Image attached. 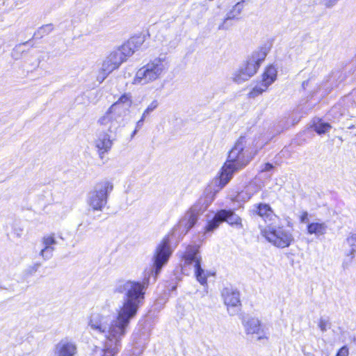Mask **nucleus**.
I'll list each match as a JSON object with an SVG mask.
<instances>
[{
    "label": "nucleus",
    "mask_w": 356,
    "mask_h": 356,
    "mask_svg": "<svg viewBox=\"0 0 356 356\" xmlns=\"http://www.w3.org/2000/svg\"><path fill=\"white\" fill-rule=\"evenodd\" d=\"M172 251L167 238L156 247L153 257V266L147 273L148 277L143 284L134 281L120 282L115 291L124 293V300L117 310V315L108 305L95 309L88 316V325L93 332L105 338L104 355L115 356L118 352L120 341L126 334L130 321L135 317L139 306L144 299L145 285L150 275L156 276L168 262Z\"/></svg>",
    "instance_id": "obj_1"
},
{
    "label": "nucleus",
    "mask_w": 356,
    "mask_h": 356,
    "mask_svg": "<svg viewBox=\"0 0 356 356\" xmlns=\"http://www.w3.org/2000/svg\"><path fill=\"white\" fill-rule=\"evenodd\" d=\"M263 142L254 136H241L229 152L228 159L221 169L220 176L213 184L222 188L232 179L233 174L244 168L263 147Z\"/></svg>",
    "instance_id": "obj_2"
},
{
    "label": "nucleus",
    "mask_w": 356,
    "mask_h": 356,
    "mask_svg": "<svg viewBox=\"0 0 356 356\" xmlns=\"http://www.w3.org/2000/svg\"><path fill=\"white\" fill-rule=\"evenodd\" d=\"M167 69V63L164 58H155L138 70L132 83L134 85L141 86L151 83L160 79Z\"/></svg>",
    "instance_id": "obj_3"
},
{
    "label": "nucleus",
    "mask_w": 356,
    "mask_h": 356,
    "mask_svg": "<svg viewBox=\"0 0 356 356\" xmlns=\"http://www.w3.org/2000/svg\"><path fill=\"white\" fill-rule=\"evenodd\" d=\"M268 51L269 49L264 46L253 51L246 62L234 72L232 76L233 81L236 83H242L253 76L266 58Z\"/></svg>",
    "instance_id": "obj_4"
},
{
    "label": "nucleus",
    "mask_w": 356,
    "mask_h": 356,
    "mask_svg": "<svg viewBox=\"0 0 356 356\" xmlns=\"http://www.w3.org/2000/svg\"><path fill=\"white\" fill-rule=\"evenodd\" d=\"M113 185L108 180L97 183L89 192L87 203L93 211H101L107 203L109 193L113 191Z\"/></svg>",
    "instance_id": "obj_5"
},
{
    "label": "nucleus",
    "mask_w": 356,
    "mask_h": 356,
    "mask_svg": "<svg viewBox=\"0 0 356 356\" xmlns=\"http://www.w3.org/2000/svg\"><path fill=\"white\" fill-rule=\"evenodd\" d=\"M261 234L270 243L280 248L289 247L294 241L292 232L283 227L268 225L261 229Z\"/></svg>",
    "instance_id": "obj_6"
},
{
    "label": "nucleus",
    "mask_w": 356,
    "mask_h": 356,
    "mask_svg": "<svg viewBox=\"0 0 356 356\" xmlns=\"http://www.w3.org/2000/svg\"><path fill=\"white\" fill-rule=\"evenodd\" d=\"M116 106L111 105L98 120V124L104 126L110 133H115L123 122V114L116 111Z\"/></svg>",
    "instance_id": "obj_7"
},
{
    "label": "nucleus",
    "mask_w": 356,
    "mask_h": 356,
    "mask_svg": "<svg viewBox=\"0 0 356 356\" xmlns=\"http://www.w3.org/2000/svg\"><path fill=\"white\" fill-rule=\"evenodd\" d=\"M244 330L247 334H257V339H268V334L264 330L261 321L254 316H244L242 321Z\"/></svg>",
    "instance_id": "obj_8"
},
{
    "label": "nucleus",
    "mask_w": 356,
    "mask_h": 356,
    "mask_svg": "<svg viewBox=\"0 0 356 356\" xmlns=\"http://www.w3.org/2000/svg\"><path fill=\"white\" fill-rule=\"evenodd\" d=\"M202 211V206L200 204H194L190 208L178 224V228L182 233L188 232V231L193 227L197 220L199 215Z\"/></svg>",
    "instance_id": "obj_9"
},
{
    "label": "nucleus",
    "mask_w": 356,
    "mask_h": 356,
    "mask_svg": "<svg viewBox=\"0 0 356 356\" xmlns=\"http://www.w3.org/2000/svg\"><path fill=\"white\" fill-rule=\"evenodd\" d=\"M222 296L227 311L233 315L241 306L239 292L232 288H225L222 291Z\"/></svg>",
    "instance_id": "obj_10"
},
{
    "label": "nucleus",
    "mask_w": 356,
    "mask_h": 356,
    "mask_svg": "<svg viewBox=\"0 0 356 356\" xmlns=\"http://www.w3.org/2000/svg\"><path fill=\"white\" fill-rule=\"evenodd\" d=\"M111 134L108 131H103L98 135L95 140V146L101 158H103L104 154L110 151L113 146L114 138Z\"/></svg>",
    "instance_id": "obj_11"
},
{
    "label": "nucleus",
    "mask_w": 356,
    "mask_h": 356,
    "mask_svg": "<svg viewBox=\"0 0 356 356\" xmlns=\"http://www.w3.org/2000/svg\"><path fill=\"white\" fill-rule=\"evenodd\" d=\"M76 350V343L67 338H64L56 344L54 353L55 356H74Z\"/></svg>",
    "instance_id": "obj_12"
},
{
    "label": "nucleus",
    "mask_w": 356,
    "mask_h": 356,
    "mask_svg": "<svg viewBox=\"0 0 356 356\" xmlns=\"http://www.w3.org/2000/svg\"><path fill=\"white\" fill-rule=\"evenodd\" d=\"M43 248L40 252V256L44 259H47L51 257L52 253L54 250L53 245L57 244L56 234L54 233H49L44 235L41 239Z\"/></svg>",
    "instance_id": "obj_13"
},
{
    "label": "nucleus",
    "mask_w": 356,
    "mask_h": 356,
    "mask_svg": "<svg viewBox=\"0 0 356 356\" xmlns=\"http://www.w3.org/2000/svg\"><path fill=\"white\" fill-rule=\"evenodd\" d=\"M186 264H193L194 268L200 265L201 257L195 246H189L183 256Z\"/></svg>",
    "instance_id": "obj_14"
},
{
    "label": "nucleus",
    "mask_w": 356,
    "mask_h": 356,
    "mask_svg": "<svg viewBox=\"0 0 356 356\" xmlns=\"http://www.w3.org/2000/svg\"><path fill=\"white\" fill-rule=\"evenodd\" d=\"M218 216L222 217L223 222H227L232 226L242 227L241 218L231 210H221L218 212Z\"/></svg>",
    "instance_id": "obj_15"
},
{
    "label": "nucleus",
    "mask_w": 356,
    "mask_h": 356,
    "mask_svg": "<svg viewBox=\"0 0 356 356\" xmlns=\"http://www.w3.org/2000/svg\"><path fill=\"white\" fill-rule=\"evenodd\" d=\"M243 10V2L236 3L230 10L227 13V17L223 19L221 24L219 25L218 29L223 30L227 29L226 23L228 20L238 19V17L241 14Z\"/></svg>",
    "instance_id": "obj_16"
},
{
    "label": "nucleus",
    "mask_w": 356,
    "mask_h": 356,
    "mask_svg": "<svg viewBox=\"0 0 356 356\" xmlns=\"http://www.w3.org/2000/svg\"><path fill=\"white\" fill-rule=\"evenodd\" d=\"M327 229V225L323 222H309L307 226V232L309 235H314L316 237L324 235Z\"/></svg>",
    "instance_id": "obj_17"
},
{
    "label": "nucleus",
    "mask_w": 356,
    "mask_h": 356,
    "mask_svg": "<svg viewBox=\"0 0 356 356\" xmlns=\"http://www.w3.org/2000/svg\"><path fill=\"white\" fill-rule=\"evenodd\" d=\"M254 211L265 221H272L276 217L271 207L267 204H259L255 206Z\"/></svg>",
    "instance_id": "obj_18"
},
{
    "label": "nucleus",
    "mask_w": 356,
    "mask_h": 356,
    "mask_svg": "<svg viewBox=\"0 0 356 356\" xmlns=\"http://www.w3.org/2000/svg\"><path fill=\"white\" fill-rule=\"evenodd\" d=\"M132 104L131 96L129 94L122 95L119 99L112 105H116V111L124 114L125 111L128 109Z\"/></svg>",
    "instance_id": "obj_19"
},
{
    "label": "nucleus",
    "mask_w": 356,
    "mask_h": 356,
    "mask_svg": "<svg viewBox=\"0 0 356 356\" xmlns=\"http://www.w3.org/2000/svg\"><path fill=\"white\" fill-rule=\"evenodd\" d=\"M170 45L169 37L159 33L156 35L154 40V47L159 51H165L168 50Z\"/></svg>",
    "instance_id": "obj_20"
},
{
    "label": "nucleus",
    "mask_w": 356,
    "mask_h": 356,
    "mask_svg": "<svg viewBox=\"0 0 356 356\" xmlns=\"http://www.w3.org/2000/svg\"><path fill=\"white\" fill-rule=\"evenodd\" d=\"M277 78V70L273 66L268 67L262 76V81L266 86L271 85Z\"/></svg>",
    "instance_id": "obj_21"
},
{
    "label": "nucleus",
    "mask_w": 356,
    "mask_h": 356,
    "mask_svg": "<svg viewBox=\"0 0 356 356\" xmlns=\"http://www.w3.org/2000/svg\"><path fill=\"white\" fill-rule=\"evenodd\" d=\"M118 67L113 63V61L107 56L103 60L101 70L102 72V79L104 80L111 72Z\"/></svg>",
    "instance_id": "obj_22"
},
{
    "label": "nucleus",
    "mask_w": 356,
    "mask_h": 356,
    "mask_svg": "<svg viewBox=\"0 0 356 356\" xmlns=\"http://www.w3.org/2000/svg\"><path fill=\"white\" fill-rule=\"evenodd\" d=\"M260 188L254 184H250L246 187L245 192H241L238 194V199L244 201L250 199L254 193H257Z\"/></svg>",
    "instance_id": "obj_23"
},
{
    "label": "nucleus",
    "mask_w": 356,
    "mask_h": 356,
    "mask_svg": "<svg viewBox=\"0 0 356 356\" xmlns=\"http://www.w3.org/2000/svg\"><path fill=\"white\" fill-rule=\"evenodd\" d=\"M144 42L145 39L143 36H134L131 38L127 42L135 53L141 48Z\"/></svg>",
    "instance_id": "obj_24"
},
{
    "label": "nucleus",
    "mask_w": 356,
    "mask_h": 356,
    "mask_svg": "<svg viewBox=\"0 0 356 356\" xmlns=\"http://www.w3.org/2000/svg\"><path fill=\"white\" fill-rule=\"evenodd\" d=\"M158 106V102L156 100H154L146 108V109L144 111L143 113L142 114L141 118L140 120H138L136 123L137 128H140V126L143 124V121L146 118V117L149 115L154 109H156Z\"/></svg>",
    "instance_id": "obj_25"
},
{
    "label": "nucleus",
    "mask_w": 356,
    "mask_h": 356,
    "mask_svg": "<svg viewBox=\"0 0 356 356\" xmlns=\"http://www.w3.org/2000/svg\"><path fill=\"white\" fill-rule=\"evenodd\" d=\"M346 243L350 247V250L348 254L352 259L355 257L356 252V233H350L346 239Z\"/></svg>",
    "instance_id": "obj_26"
},
{
    "label": "nucleus",
    "mask_w": 356,
    "mask_h": 356,
    "mask_svg": "<svg viewBox=\"0 0 356 356\" xmlns=\"http://www.w3.org/2000/svg\"><path fill=\"white\" fill-rule=\"evenodd\" d=\"M314 129L318 134H322L326 133L331 128V126L321 120H318L317 122L314 123Z\"/></svg>",
    "instance_id": "obj_27"
},
{
    "label": "nucleus",
    "mask_w": 356,
    "mask_h": 356,
    "mask_svg": "<svg viewBox=\"0 0 356 356\" xmlns=\"http://www.w3.org/2000/svg\"><path fill=\"white\" fill-rule=\"evenodd\" d=\"M118 50L120 51V54L125 61L134 54V51L132 50L131 47L128 45L127 42L124 43L122 46L118 48Z\"/></svg>",
    "instance_id": "obj_28"
},
{
    "label": "nucleus",
    "mask_w": 356,
    "mask_h": 356,
    "mask_svg": "<svg viewBox=\"0 0 356 356\" xmlns=\"http://www.w3.org/2000/svg\"><path fill=\"white\" fill-rule=\"evenodd\" d=\"M222 222H223L222 217H218L217 213L215 215L213 220L208 222L207 225L205 227V231L207 232H213V230L218 227V226Z\"/></svg>",
    "instance_id": "obj_29"
},
{
    "label": "nucleus",
    "mask_w": 356,
    "mask_h": 356,
    "mask_svg": "<svg viewBox=\"0 0 356 356\" xmlns=\"http://www.w3.org/2000/svg\"><path fill=\"white\" fill-rule=\"evenodd\" d=\"M108 56L109 58L114 63V64L119 67L122 63L125 62V60L122 57L120 51L117 49L112 51Z\"/></svg>",
    "instance_id": "obj_30"
},
{
    "label": "nucleus",
    "mask_w": 356,
    "mask_h": 356,
    "mask_svg": "<svg viewBox=\"0 0 356 356\" xmlns=\"http://www.w3.org/2000/svg\"><path fill=\"white\" fill-rule=\"evenodd\" d=\"M195 268V274L197 281L202 284H204L207 282V273L205 271L201 268V266L199 265L196 266Z\"/></svg>",
    "instance_id": "obj_31"
},
{
    "label": "nucleus",
    "mask_w": 356,
    "mask_h": 356,
    "mask_svg": "<svg viewBox=\"0 0 356 356\" xmlns=\"http://www.w3.org/2000/svg\"><path fill=\"white\" fill-rule=\"evenodd\" d=\"M268 86H266L263 82L260 86H255L252 91L249 93L250 97L254 98L255 97L261 95L264 91L268 89Z\"/></svg>",
    "instance_id": "obj_32"
},
{
    "label": "nucleus",
    "mask_w": 356,
    "mask_h": 356,
    "mask_svg": "<svg viewBox=\"0 0 356 356\" xmlns=\"http://www.w3.org/2000/svg\"><path fill=\"white\" fill-rule=\"evenodd\" d=\"M339 0H321V3L323 6L327 8H332L334 5L337 4Z\"/></svg>",
    "instance_id": "obj_33"
},
{
    "label": "nucleus",
    "mask_w": 356,
    "mask_h": 356,
    "mask_svg": "<svg viewBox=\"0 0 356 356\" xmlns=\"http://www.w3.org/2000/svg\"><path fill=\"white\" fill-rule=\"evenodd\" d=\"M328 321L324 318H321L318 321V326L320 328V330L323 332H325L327 330L328 327Z\"/></svg>",
    "instance_id": "obj_34"
},
{
    "label": "nucleus",
    "mask_w": 356,
    "mask_h": 356,
    "mask_svg": "<svg viewBox=\"0 0 356 356\" xmlns=\"http://www.w3.org/2000/svg\"><path fill=\"white\" fill-rule=\"evenodd\" d=\"M308 213L307 211H302L300 213V215H299V218H300V220L302 223H305L307 222L308 220Z\"/></svg>",
    "instance_id": "obj_35"
},
{
    "label": "nucleus",
    "mask_w": 356,
    "mask_h": 356,
    "mask_svg": "<svg viewBox=\"0 0 356 356\" xmlns=\"http://www.w3.org/2000/svg\"><path fill=\"white\" fill-rule=\"evenodd\" d=\"M349 354L348 348L346 346L341 348L336 356H348Z\"/></svg>",
    "instance_id": "obj_36"
},
{
    "label": "nucleus",
    "mask_w": 356,
    "mask_h": 356,
    "mask_svg": "<svg viewBox=\"0 0 356 356\" xmlns=\"http://www.w3.org/2000/svg\"><path fill=\"white\" fill-rule=\"evenodd\" d=\"M273 168V165L271 163H264L261 166V172H268V171L271 170Z\"/></svg>",
    "instance_id": "obj_37"
},
{
    "label": "nucleus",
    "mask_w": 356,
    "mask_h": 356,
    "mask_svg": "<svg viewBox=\"0 0 356 356\" xmlns=\"http://www.w3.org/2000/svg\"><path fill=\"white\" fill-rule=\"evenodd\" d=\"M353 342H354V344L356 346V338L354 339Z\"/></svg>",
    "instance_id": "obj_38"
},
{
    "label": "nucleus",
    "mask_w": 356,
    "mask_h": 356,
    "mask_svg": "<svg viewBox=\"0 0 356 356\" xmlns=\"http://www.w3.org/2000/svg\"><path fill=\"white\" fill-rule=\"evenodd\" d=\"M137 130L136 129L134 132V134H135L136 133Z\"/></svg>",
    "instance_id": "obj_39"
}]
</instances>
